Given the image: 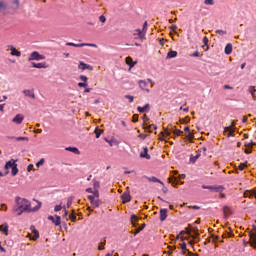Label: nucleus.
<instances>
[{"label": "nucleus", "instance_id": "bb28decb", "mask_svg": "<svg viewBox=\"0 0 256 256\" xmlns=\"http://www.w3.org/2000/svg\"><path fill=\"white\" fill-rule=\"evenodd\" d=\"M135 32L134 35H138L139 39H145V34H143L144 32L141 29H136Z\"/></svg>", "mask_w": 256, "mask_h": 256}, {"label": "nucleus", "instance_id": "9b49d317", "mask_svg": "<svg viewBox=\"0 0 256 256\" xmlns=\"http://www.w3.org/2000/svg\"><path fill=\"white\" fill-rule=\"evenodd\" d=\"M138 85H139L140 89H142V91H145L146 93H150L151 92V90H149L147 88V86L149 84H147V82L145 80L138 81Z\"/></svg>", "mask_w": 256, "mask_h": 256}, {"label": "nucleus", "instance_id": "79ce46f5", "mask_svg": "<svg viewBox=\"0 0 256 256\" xmlns=\"http://www.w3.org/2000/svg\"><path fill=\"white\" fill-rule=\"evenodd\" d=\"M223 213H224L225 217H227V215H229L230 209H229L228 206H224V207H223Z\"/></svg>", "mask_w": 256, "mask_h": 256}, {"label": "nucleus", "instance_id": "ddd939ff", "mask_svg": "<svg viewBox=\"0 0 256 256\" xmlns=\"http://www.w3.org/2000/svg\"><path fill=\"white\" fill-rule=\"evenodd\" d=\"M121 199H122V203H129L131 201V194L129 193V191H125L121 195Z\"/></svg>", "mask_w": 256, "mask_h": 256}, {"label": "nucleus", "instance_id": "393cba45", "mask_svg": "<svg viewBox=\"0 0 256 256\" xmlns=\"http://www.w3.org/2000/svg\"><path fill=\"white\" fill-rule=\"evenodd\" d=\"M229 231H230V232H226V233H224V234L222 235V237H223L224 239H231V237H234L233 231L231 230V228H229Z\"/></svg>", "mask_w": 256, "mask_h": 256}, {"label": "nucleus", "instance_id": "a878e982", "mask_svg": "<svg viewBox=\"0 0 256 256\" xmlns=\"http://www.w3.org/2000/svg\"><path fill=\"white\" fill-rule=\"evenodd\" d=\"M175 57H177V51L172 50V51H169V52L167 53V58H168V59H173V58H175Z\"/></svg>", "mask_w": 256, "mask_h": 256}, {"label": "nucleus", "instance_id": "5701e85b", "mask_svg": "<svg viewBox=\"0 0 256 256\" xmlns=\"http://www.w3.org/2000/svg\"><path fill=\"white\" fill-rule=\"evenodd\" d=\"M167 219V209H160V221H165Z\"/></svg>", "mask_w": 256, "mask_h": 256}, {"label": "nucleus", "instance_id": "09e8293b", "mask_svg": "<svg viewBox=\"0 0 256 256\" xmlns=\"http://www.w3.org/2000/svg\"><path fill=\"white\" fill-rule=\"evenodd\" d=\"M181 249H182L183 255H185V252L187 251V244L186 243H182L181 244Z\"/></svg>", "mask_w": 256, "mask_h": 256}, {"label": "nucleus", "instance_id": "603ef678", "mask_svg": "<svg viewBox=\"0 0 256 256\" xmlns=\"http://www.w3.org/2000/svg\"><path fill=\"white\" fill-rule=\"evenodd\" d=\"M99 21L101 23H106L107 22V18L105 17V15H101V16H99Z\"/></svg>", "mask_w": 256, "mask_h": 256}, {"label": "nucleus", "instance_id": "bf43d9fd", "mask_svg": "<svg viewBox=\"0 0 256 256\" xmlns=\"http://www.w3.org/2000/svg\"><path fill=\"white\" fill-rule=\"evenodd\" d=\"M147 27H148V23H147V21H145L144 24H143V28H142V31L144 33H147Z\"/></svg>", "mask_w": 256, "mask_h": 256}, {"label": "nucleus", "instance_id": "f704fd0d", "mask_svg": "<svg viewBox=\"0 0 256 256\" xmlns=\"http://www.w3.org/2000/svg\"><path fill=\"white\" fill-rule=\"evenodd\" d=\"M233 127H235V122H232L231 126L224 127V132L227 133V131L228 132L232 131Z\"/></svg>", "mask_w": 256, "mask_h": 256}, {"label": "nucleus", "instance_id": "f8f14e48", "mask_svg": "<svg viewBox=\"0 0 256 256\" xmlns=\"http://www.w3.org/2000/svg\"><path fill=\"white\" fill-rule=\"evenodd\" d=\"M8 48L10 49V55L13 57H21V52L17 50L13 45H9Z\"/></svg>", "mask_w": 256, "mask_h": 256}, {"label": "nucleus", "instance_id": "2f4dec72", "mask_svg": "<svg viewBox=\"0 0 256 256\" xmlns=\"http://www.w3.org/2000/svg\"><path fill=\"white\" fill-rule=\"evenodd\" d=\"M75 199L74 196H70L67 200V204H66V207L67 209H69V207H71V205H73V200Z\"/></svg>", "mask_w": 256, "mask_h": 256}, {"label": "nucleus", "instance_id": "aec40b11", "mask_svg": "<svg viewBox=\"0 0 256 256\" xmlns=\"http://www.w3.org/2000/svg\"><path fill=\"white\" fill-rule=\"evenodd\" d=\"M22 93L25 97H31V99H35V92L33 90H23Z\"/></svg>", "mask_w": 256, "mask_h": 256}, {"label": "nucleus", "instance_id": "b1692460", "mask_svg": "<svg viewBox=\"0 0 256 256\" xmlns=\"http://www.w3.org/2000/svg\"><path fill=\"white\" fill-rule=\"evenodd\" d=\"M253 195L256 198V191L255 190H246L244 192V197H253Z\"/></svg>", "mask_w": 256, "mask_h": 256}, {"label": "nucleus", "instance_id": "7c9ffc66", "mask_svg": "<svg viewBox=\"0 0 256 256\" xmlns=\"http://www.w3.org/2000/svg\"><path fill=\"white\" fill-rule=\"evenodd\" d=\"M203 43H204V46H202V47H206V49H205V51H208L209 50V38H207V36H205L204 38H203Z\"/></svg>", "mask_w": 256, "mask_h": 256}, {"label": "nucleus", "instance_id": "0e129e2a", "mask_svg": "<svg viewBox=\"0 0 256 256\" xmlns=\"http://www.w3.org/2000/svg\"><path fill=\"white\" fill-rule=\"evenodd\" d=\"M146 129H154V130H157V125H149V126H146L145 127Z\"/></svg>", "mask_w": 256, "mask_h": 256}, {"label": "nucleus", "instance_id": "a211bd4d", "mask_svg": "<svg viewBox=\"0 0 256 256\" xmlns=\"http://www.w3.org/2000/svg\"><path fill=\"white\" fill-rule=\"evenodd\" d=\"M140 157L143 159H151V155H149V149L147 147L144 148V152L140 153Z\"/></svg>", "mask_w": 256, "mask_h": 256}, {"label": "nucleus", "instance_id": "13d9d810", "mask_svg": "<svg viewBox=\"0 0 256 256\" xmlns=\"http://www.w3.org/2000/svg\"><path fill=\"white\" fill-rule=\"evenodd\" d=\"M204 4L205 5H215V1H213V0H205Z\"/></svg>", "mask_w": 256, "mask_h": 256}, {"label": "nucleus", "instance_id": "680f3d73", "mask_svg": "<svg viewBox=\"0 0 256 256\" xmlns=\"http://www.w3.org/2000/svg\"><path fill=\"white\" fill-rule=\"evenodd\" d=\"M88 79L89 78H87V76H83V75L80 76V80L83 81L84 83H87Z\"/></svg>", "mask_w": 256, "mask_h": 256}, {"label": "nucleus", "instance_id": "9d476101", "mask_svg": "<svg viewBox=\"0 0 256 256\" xmlns=\"http://www.w3.org/2000/svg\"><path fill=\"white\" fill-rule=\"evenodd\" d=\"M249 243H250V247H254V249H256V233L255 232H249Z\"/></svg>", "mask_w": 256, "mask_h": 256}, {"label": "nucleus", "instance_id": "8fccbe9b", "mask_svg": "<svg viewBox=\"0 0 256 256\" xmlns=\"http://www.w3.org/2000/svg\"><path fill=\"white\" fill-rule=\"evenodd\" d=\"M215 241H219V236H212L210 239H209V243H215Z\"/></svg>", "mask_w": 256, "mask_h": 256}, {"label": "nucleus", "instance_id": "c03bdc74", "mask_svg": "<svg viewBox=\"0 0 256 256\" xmlns=\"http://www.w3.org/2000/svg\"><path fill=\"white\" fill-rule=\"evenodd\" d=\"M245 167H247V162L240 163V164L238 165V169H239L240 171H243V170L245 169Z\"/></svg>", "mask_w": 256, "mask_h": 256}, {"label": "nucleus", "instance_id": "423d86ee", "mask_svg": "<svg viewBox=\"0 0 256 256\" xmlns=\"http://www.w3.org/2000/svg\"><path fill=\"white\" fill-rule=\"evenodd\" d=\"M30 231L34 234V236L31 238V234H28L27 237L31 239V241H35L39 238V232L37 231V228L35 226L30 227Z\"/></svg>", "mask_w": 256, "mask_h": 256}, {"label": "nucleus", "instance_id": "de8ad7c7", "mask_svg": "<svg viewBox=\"0 0 256 256\" xmlns=\"http://www.w3.org/2000/svg\"><path fill=\"white\" fill-rule=\"evenodd\" d=\"M194 137L195 135L191 132H188V134L186 135V139H188L189 141L193 140Z\"/></svg>", "mask_w": 256, "mask_h": 256}, {"label": "nucleus", "instance_id": "20e7f679", "mask_svg": "<svg viewBox=\"0 0 256 256\" xmlns=\"http://www.w3.org/2000/svg\"><path fill=\"white\" fill-rule=\"evenodd\" d=\"M68 47H95L97 48V44H91V43H81V44H75L72 42L66 43Z\"/></svg>", "mask_w": 256, "mask_h": 256}, {"label": "nucleus", "instance_id": "39448f33", "mask_svg": "<svg viewBox=\"0 0 256 256\" xmlns=\"http://www.w3.org/2000/svg\"><path fill=\"white\" fill-rule=\"evenodd\" d=\"M78 69L80 71H93V66L89 65V64H86L85 62L83 61H80L79 62V65H78Z\"/></svg>", "mask_w": 256, "mask_h": 256}, {"label": "nucleus", "instance_id": "774afa93", "mask_svg": "<svg viewBox=\"0 0 256 256\" xmlns=\"http://www.w3.org/2000/svg\"><path fill=\"white\" fill-rule=\"evenodd\" d=\"M33 164H29L28 167H27V171H33Z\"/></svg>", "mask_w": 256, "mask_h": 256}, {"label": "nucleus", "instance_id": "4be33fe9", "mask_svg": "<svg viewBox=\"0 0 256 256\" xmlns=\"http://www.w3.org/2000/svg\"><path fill=\"white\" fill-rule=\"evenodd\" d=\"M126 65H129L130 69L135 67L137 65V62H133V58L131 57H126Z\"/></svg>", "mask_w": 256, "mask_h": 256}, {"label": "nucleus", "instance_id": "a18cd8bd", "mask_svg": "<svg viewBox=\"0 0 256 256\" xmlns=\"http://www.w3.org/2000/svg\"><path fill=\"white\" fill-rule=\"evenodd\" d=\"M174 135H176L177 137H181V135H183V131L179 130V129H175L173 131Z\"/></svg>", "mask_w": 256, "mask_h": 256}, {"label": "nucleus", "instance_id": "37998d69", "mask_svg": "<svg viewBox=\"0 0 256 256\" xmlns=\"http://www.w3.org/2000/svg\"><path fill=\"white\" fill-rule=\"evenodd\" d=\"M45 163V158H41L37 163H36V167H41L42 165H44Z\"/></svg>", "mask_w": 256, "mask_h": 256}, {"label": "nucleus", "instance_id": "412c9836", "mask_svg": "<svg viewBox=\"0 0 256 256\" xmlns=\"http://www.w3.org/2000/svg\"><path fill=\"white\" fill-rule=\"evenodd\" d=\"M224 52L226 55H231V53H233V45L231 43H228L225 46Z\"/></svg>", "mask_w": 256, "mask_h": 256}, {"label": "nucleus", "instance_id": "6e6d98bb", "mask_svg": "<svg viewBox=\"0 0 256 256\" xmlns=\"http://www.w3.org/2000/svg\"><path fill=\"white\" fill-rule=\"evenodd\" d=\"M132 121H133V123H137L139 121V115L134 114L133 117H132Z\"/></svg>", "mask_w": 256, "mask_h": 256}, {"label": "nucleus", "instance_id": "7ed1b4c3", "mask_svg": "<svg viewBox=\"0 0 256 256\" xmlns=\"http://www.w3.org/2000/svg\"><path fill=\"white\" fill-rule=\"evenodd\" d=\"M87 199L90 201L91 205L93 207H101L103 205V202L99 198L93 197V195H88Z\"/></svg>", "mask_w": 256, "mask_h": 256}, {"label": "nucleus", "instance_id": "864d4df0", "mask_svg": "<svg viewBox=\"0 0 256 256\" xmlns=\"http://www.w3.org/2000/svg\"><path fill=\"white\" fill-rule=\"evenodd\" d=\"M216 33H217V35H221V36L227 35V31H225V30H216Z\"/></svg>", "mask_w": 256, "mask_h": 256}, {"label": "nucleus", "instance_id": "4d7b16f0", "mask_svg": "<svg viewBox=\"0 0 256 256\" xmlns=\"http://www.w3.org/2000/svg\"><path fill=\"white\" fill-rule=\"evenodd\" d=\"M92 194V197H94V199H99V190H94V193Z\"/></svg>", "mask_w": 256, "mask_h": 256}, {"label": "nucleus", "instance_id": "c85d7f7f", "mask_svg": "<svg viewBox=\"0 0 256 256\" xmlns=\"http://www.w3.org/2000/svg\"><path fill=\"white\" fill-rule=\"evenodd\" d=\"M99 187H101V183L97 180H94L93 181V188H94V191H99Z\"/></svg>", "mask_w": 256, "mask_h": 256}, {"label": "nucleus", "instance_id": "6ab92c4d", "mask_svg": "<svg viewBox=\"0 0 256 256\" xmlns=\"http://www.w3.org/2000/svg\"><path fill=\"white\" fill-rule=\"evenodd\" d=\"M0 231L4 233V235H9V225H7V223L0 225Z\"/></svg>", "mask_w": 256, "mask_h": 256}, {"label": "nucleus", "instance_id": "338daca9", "mask_svg": "<svg viewBox=\"0 0 256 256\" xmlns=\"http://www.w3.org/2000/svg\"><path fill=\"white\" fill-rule=\"evenodd\" d=\"M192 57H201V54L198 51H196L192 54Z\"/></svg>", "mask_w": 256, "mask_h": 256}, {"label": "nucleus", "instance_id": "4468645a", "mask_svg": "<svg viewBox=\"0 0 256 256\" xmlns=\"http://www.w3.org/2000/svg\"><path fill=\"white\" fill-rule=\"evenodd\" d=\"M145 179H147V181H149L150 183H160V185H165V183H163V181H161L160 179H158L157 177L155 176H151V177H148V176H144Z\"/></svg>", "mask_w": 256, "mask_h": 256}, {"label": "nucleus", "instance_id": "2eb2a0df", "mask_svg": "<svg viewBox=\"0 0 256 256\" xmlns=\"http://www.w3.org/2000/svg\"><path fill=\"white\" fill-rule=\"evenodd\" d=\"M150 109H151V105L149 104L144 105V107H141V106L137 107L138 113H149Z\"/></svg>", "mask_w": 256, "mask_h": 256}, {"label": "nucleus", "instance_id": "dca6fc26", "mask_svg": "<svg viewBox=\"0 0 256 256\" xmlns=\"http://www.w3.org/2000/svg\"><path fill=\"white\" fill-rule=\"evenodd\" d=\"M31 65L32 67H34V69H47V63L45 62H40V63L32 62Z\"/></svg>", "mask_w": 256, "mask_h": 256}, {"label": "nucleus", "instance_id": "c756f323", "mask_svg": "<svg viewBox=\"0 0 256 256\" xmlns=\"http://www.w3.org/2000/svg\"><path fill=\"white\" fill-rule=\"evenodd\" d=\"M69 219H71L72 223L77 222V216H75V210H72V213L69 215Z\"/></svg>", "mask_w": 256, "mask_h": 256}, {"label": "nucleus", "instance_id": "3c124183", "mask_svg": "<svg viewBox=\"0 0 256 256\" xmlns=\"http://www.w3.org/2000/svg\"><path fill=\"white\" fill-rule=\"evenodd\" d=\"M124 97L125 99H129L130 103H133V101H135V97H133L132 95H125Z\"/></svg>", "mask_w": 256, "mask_h": 256}, {"label": "nucleus", "instance_id": "4c0bfd02", "mask_svg": "<svg viewBox=\"0 0 256 256\" xmlns=\"http://www.w3.org/2000/svg\"><path fill=\"white\" fill-rule=\"evenodd\" d=\"M11 139H15V141H29L28 137H11Z\"/></svg>", "mask_w": 256, "mask_h": 256}, {"label": "nucleus", "instance_id": "69168bd1", "mask_svg": "<svg viewBox=\"0 0 256 256\" xmlns=\"http://www.w3.org/2000/svg\"><path fill=\"white\" fill-rule=\"evenodd\" d=\"M78 87H87V83L80 82V83H78Z\"/></svg>", "mask_w": 256, "mask_h": 256}, {"label": "nucleus", "instance_id": "ea45409f", "mask_svg": "<svg viewBox=\"0 0 256 256\" xmlns=\"http://www.w3.org/2000/svg\"><path fill=\"white\" fill-rule=\"evenodd\" d=\"M131 221H132L133 227H136L135 222H136V221H139V218H137V216H136L135 214H133V215L131 216Z\"/></svg>", "mask_w": 256, "mask_h": 256}, {"label": "nucleus", "instance_id": "72a5a7b5", "mask_svg": "<svg viewBox=\"0 0 256 256\" xmlns=\"http://www.w3.org/2000/svg\"><path fill=\"white\" fill-rule=\"evenodd\" d=\"M94 133L96 135V139H99L101 137V134L103 133V130L96 128Z\"/></svg>", "mask_w": 256, "mask_h": 256}, {"label": "nucleus", "instance_id": "1a4fd4ad", "mask_svg": "<svg viewBox=\"0 0 256 256\" xmlns=\"http://www.w3.org/2000/svg\"><path fill=\"white\" fill-rule=\"evenodd\" d=\"M48 220L52 221V223H54V225H56V227H59V225H61V216L56 215L54 216H48Z\"/></svg>", "mask_w": 256, "mask_h": 256}, {"label": "nucleus", "instance_id": "052dcab7", "mask_svg": "<svg viewBox=\"0 0 256 256\" xmlns=\"http://www.w3.org/2000/svg\"><path fill=\"white\" fill-rule=\"evenodd\" d=\"M170 31H173V33H177V25L170 26Z\"/></svg>", "mask_w": 256, "mask_h": 256}, {"label": "nucleus", "instance_id": "c9c22d12", "mask_svg": "<svg viewBox=\"0 0 256 256\" xmlns=\"http://www.w3.org/2000/svg\"><path fill=\"white\" fill-rule=\"evenodd\" d=\"M199 157H201V153L198 152L194 157L190 158L191 163H195Z\"/></svg>", "mask_w": 256, "mask_h": 256}, {"label": "nucleus", "instance_id": "58836bf2", "mask_svg": "<svg viewBox=\"0 0 256 256\" xmlns=\"http://www.w3.org/2000/svg\"><path fill=\"white\" fill-rule=\"evenodd\" d=\"M248 91L251 93L252 97H256L255 95V86H249Z\"/></svg>", "mask_w": 256, "mask_h": 256}, {"label": "nucleus", "instance_id": "6e6552de", "mask_svg": "<svg viewBox=\"0 0 256 256\" xmlns=\"http://www.w3.org/2000/svg\"><path fill=\"white\" fill-rule=\"evenodd\" d=\"M25 119V116L23 114H17L13 119L12 123H15L16 125H21Z\"/></svg>", "mask_w": 256, "mask_h": 256}, {"label": "nucleus", "instance_id": "f03ea898", "mask_svg": "<svg viewBox=\"0 0 256 256\" xmlns=\"http://www.w3.org/2000/svg\"><path fill=\"white\" fill-rule=\"evenodd\" d=\"M45 60V56L39 54V52L34 51L28 57V61H43Z\"/></svg>", "mask_w": 256, "mask_h": 256}, {"label": "nucleus", "instance_id": "e433bc0d", "mask_svg": "<svg viewBox=\"0 0 256 256\" xmlns=\"http://www.w3.org/2000/svg\"><path fill=\"white\" fill-rule=\"evenodd\" d=\"M7 10V4L3 1L0 2V13L1 11H6Z\"/></svg>", "mask_w": 256, "mask_h": 256}, {"label": "nucleus", "instance_id": "473e14b6", "mask_svg": "<svg viewBox=\"0 0 256 256\" xmlns=\"http://www.w3.org/2000/svg\"><path fill=\"white\" fill-rule=\"evenodd\" d=\"M11 174L13 177H15V175H17V173H19V168H17V164L14 165V167L11 168Z\"/></svg>", "mask_w": 256, "mask_h": 256}, {"label": "nucleus", "instance_id": "5fc2aeb1", "mask_svg": "<svg viewBox=\"0 0 256 256\" xmlns=\"http://www.w3.org/2000/svg\"><path fill=\"white\" fill-rule=\"evenodd\" d=\"M98 250L99 251L105 250V241L100 243V245L98 246Z\"/></svg>", "mask_w": 256, "mask_h": 256}, {"label": "nucleus", "instance_id": "a19ab883", "mask_svg": "<svg viewBox=\"0 0 256 256\" xmlns=\"http://www.w3.org/2000/svg\"><path fill=\"white\" fill-rule=\"evenodd\" d=\"M160 135H164L166 137H169L171 135V131L167 128H164V132H161Z\"/></svg>", "mask_w": 256, "mask_h": 256}, {"label": "nucleus", "instance_id": "0eeeda50", "mask_svg": "<svg viewBox=\"0 0 256 256\" xmlns=\"http://www.w3.org/2000/svg\"><path fill=\"white\" fill-rule=\"evenodd\" d=\"M17 159H11L8 162H6L5 166H4V170L5 171H9V169H12L15 167V165H17Z\"/></svg>", "mask_w": 256, "mask_h": 256}, {"label": "nucleus", "instance_id": "e2e57ef3", "mask_svg": "<svg viewBox=\"0 0 256 256\" xmlns=\"http://www.w3.org/2000/svg\"><path fill=\"white\" fill-rule=\"evenodd\" d=\"M61 209H63V206L61 205H56L55 208H54V211H61Z\"/></svg>", "mask_w": 256, "mask_h": 256}, {"label": "nucleus", "instance_id": "49530a36", "mask_svg": "<svg viewBox=\"0 0 256 256\" xmlns=\"http://www.w3.org/2000/svg\"><path fill=\"white\" fill-rule=\"evenodd\" d=\"M145 229V224L138 227L136 230H135V235L141 233V231H143Z\"/></svg>", "mask_w": 256, "mask_h": 256}, {"label": "nucleus", "instance_id": "f3484780", "mask_svg": "<svg viewBox=\"0 0 256 256\" xmlns=\"http://www.w3.org/2000/svg\"><path fill=\"white\" fill-rule=\"evenodd\" d=\"M223 186H218V187H215V186H208V190L209 191H213L215 193H223Z\"/></svg>", "mask_w": 256, "mask_h": 256}, {"label": "nucleus", "instance_id": "f257e3e1", "mask_svg": "<svg viewBox=\"0 0 256 256\" xmlns=\"http://www.w3.org/2000/svg\"><path fill=\"white\" fill-rule=\"evenodd\" d=\"M15 203L16 205L13 207V213H16L18 216L23 215V213H35V211L41 209V203L34 208H31V202L19 196L15 198Z\"/></svg>", "mask_w": 256, "mask_h": 256}, {"label": "nucleus", "instance_id": "cd10ccee", "mask_svg": "<svg viewBox=\"0 0 256 256\" xmlns=\"http://www.w3.org/2000/svg\"><path fill=\"white\" fill-rule=\"evenodd\" d=\"M66 151H70L71 153H75V155H79V149H77L76 147H67Z\"/></svg>", "mask_w": 256, "mask_h": 256}]
</instances>
